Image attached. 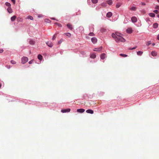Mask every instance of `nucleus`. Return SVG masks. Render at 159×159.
<instances>
[{
	"instance_id": "cd10ccee",
	"label": "nucleus",
	"mask_w": 159,
	"mask_h": 159,
	"mask_svg": "<svg viewBox=\"0 0 159 159\" xmlns=\"http://www.w3.org/2000/svg\"><path fill=\"white\" fill-rule=\"evenodd\" d=\"M5 5L7 7H11V5L10 3L8 2H6L5 3Z\"/></svg>"
},
{
	"instance_id": "f257e3e1",
	"label": "nucleus",
	"mask_w": 159,
	"mask_h": 159,
	"mask_svg": "<svg viewBox=\"0 0 159 159\" xmlns=\"http://www.w3.org/2000/svg\"><path fill=\"white\" fill-rule=\"evenodd\" d=\"M115 40L117 42H124L125 41V39L123 38L119 35H117L116 39H115Z\"/></svg>"
},
{
	"instance_id": "864d4df0",
	"label": "nucleus",
	"mask_w": 159,
	"mask_h": 159,
	"mask_svg": "<svg viewBox=\"0 0 159 159\" xmlns=\"http://www.w3.org/2000/svg\"><path fill=\"white\" fill-rule=\"evenodd\" d=\"M1 86H2L1 84H0V89L1 88Z\"/></svg>"
},
{
	"instance_id": "58836bf2",
	"label": "nucleus",
	"mask_w": 159,
	"mask_h": 159,
	"mask_svg": "<svg viewBox=\"0 0 159 159\" xmlns=\"http://www.w3.org/2000/svg\"><path fill=\"white\" fill-rule=\"evenodd\" d=\"M63 39H61L60 40H59L58 42V44H60L62 42H63Z\"/></svg>"
},
{
	"instance_id": "a18cd8bd",
	"label": "nucleus",
	"mask_w": 159,
	"mask_h": 159,
	"mask_svg": "<svg viewBox=\"0 0 159 159\" xmlns=\"http://www.w3.org/2000/svg\"><path fill=\"white\" fill-rule=\"evenodd\" d=\"M155 8L156 9H159V6H156Z\"/></svg>"
},
{
	"instance_id": "c85d7f7f",
	"label": "nucleus",
	"mask_w": 159,
	"mask_h": 159,
	"mask_svg": "<svg viewBox=\"0 0 159 159\" xmlns=\"http://www.w3.org/2000/svg\"><path fill=\"white\" fill-rule=\"evenodd\" d=\"M29 43L30 44L33 45L35 43V41L32 40H31L30 41Z\"/></svg>"
},
{
	"instance_id": "a19ab883",
	"label": "nucleus",
	"mask_w": 159,
	"mask_h": 159,
	"mask_svg": "<svg viewBox=\"0 0 159 159\" xmlns=\"http://www.w3.org/2000/svg\"><path fill=\"white\" fill-rule=\"evenodd\" d=\"M151 44V41H148L147 42V45L148 46H149V45Z\"/></svg>"
},
{
	"instance_id": "f03ea898",
	"label": "nucleus",
	"mask_w": 159,
	"mask_h": 159,
	"mask_svg": "<svg viewBox=\"0 0 159 159\" xmlns=\"http://www.w3.org/2000/svg\"><path fill=\"white\" fill-rule=\"evenodd\" d=\"M28 61V58L26 57H24L21 58V63L23 64L26 63Z\"/></svg>"
},
{
	"instance_id": "0eeeda50",
	"label": "nucleus",
	"mask_w": 159,
	"mask_h": 159,
	"mask_svg": "<svg viewBox=\"0 0 159 159\" xmlns=\"http://www.w3.org/2000/svg\"><path fill=\"white\" fill-rule=\"evenodd\" d=\"M100 57L101 59L103 60L106 57V55L104 53H102L100 55Z\"/></svg>"
},
{
	"instance_id": "f3484780",
	"label": "nucleus",
	"mask_w": 159,
	"mask_h": 159,
	"mask_svg": "<svg viewBox=\"0 0 159 159\" xmlns=\"http://www.w3.org/2000/svg\"><path fill=\"white\" fill-rule=\"evenodd\" d=\"M151 55L153 56H156L157 55V53L155 51H152L151 52Z\"/></svg>"
},
{
	"instance_id": "6e6552de",
	"label": "nucleus",
	"mask_w": 159,
	"mask_h": 159,
	"mask_svg": "<svg viewBox=\"0 0 159 159\" xmlns=\"http://www.w3.org/2000/svg\"><path fill=\"white\" fill-rule=\"evenodd\" d=\"M91 41L93 43H95L97 42V39L96 38L93 37L92 38Z\"/></svg>"
},
{
	"instance_id": "4be33fe9",
	"label": "nucleus",
	"mask_w": 159,
	"mask_h": 159,
	"mask_svg": "<svg viewBox=\"0 0 159 159\" xmlns=\"http://www.w3.org/2000/svg\"><path fill=\"white\" fill-rule=\"evenodd\" d=\"M38 58L39 60H41L42 59L43 57L41 55L39 54L38 56Z\"/></svg>"
},
{
	"instance_id": "2f4dec72",
	"label": "nucleus",
	"mask_w": 159,
	"mask_h": 159,
	"mask_svg": "<svg viewBox=\"0 0 159 159\" xmlns=\"http://www.w3.org/2000/svg\"><path fill=\"white\" fill-rule=\"evenodd\" d=\"M11 64H15L16 63V62L15 61L13 60H11Z\"/></svg>"
},
{
	"instance_id": "f704fd0d",
	"label": "nucleus",
	"mask_w": 159,
	"mask_h": 159,
	"mask_svg": "<svg viewBox=\"0 0 159 159\" xmlns=\"http://www.w3.org/2000/svg\"><path fill=\"white\" fill-rule=\"evenodd\" d=\"M137 46H136L135 47L133 48H129V49L130 50H134V49L136 48H137Z\"/></svg>"
},
{
	"instance_id": "e433bc0d",
	"label": "nucleus",
	"mask_w": 159,
	"mask_h": 159,
	"mask_svg": "<svg viewBox=\"0 0 159 159\" xmlns=\"http://www.w3.org/2000/svg\"><path fill=\"white\" fill-rule=\"evenodd\" d=\"M131 10H132V11H135L136 9V8L135 7H132L130 9Z\"/></svg>"
},
{
	"instance_id": "bb28decb",
	"label": "nucleus",
	"mask_w": 159,
	"mask_h": 159,
	"mask_svg": "<svg viewBox=\"0 0 159 159\" xmlns=\"http://www.w3.org/2000/svg\"><path fill=\"white\" fill-rule=\"evenodd\" d=\"M120 56H121L122 57H127V55L125 54H122V53L120 54Z\"/></svg>"
},
{
	"instance_id": "b1692460",
	"label": "nucleus",
	"mask_w": 159,
	"mask_h": 159,
	"mask_svg": "<svg viewBox=\"0 0 159 159\" xmlns=\"http://www.w3.org/2000/svg\"><path fill=\"white\" fill-rule=\"evenodd\" d=\"M158 25L157 23H155L153 24V26L154 28H157L158 27Z\"/></svg>"
},
{
	"instance_id": "412c9836",
	"label": "nucleus",
	"mask_w": 159,
	"mask_h": 159,
	"mask_svg": "<svg viewBox=\"0 0 159 159\" xmlns=\"http://www.w3.org/2000/svg\"><path fill=\"white\" fill-rule=\"evenodd\" d=\"M90 57L91 58H95L96 57V55L95 54H91L90 56Z\"/></svg>"
},
{
	"instance_id": "5701e85b",
	"label": "nucleus",
	"mask_w": 159,
	"mask_h": 159,
	"mask_svg": "<svg viewBox=\"0 0 159 159\" xmlns=\"http://www.w3.org/2000/svg\"><path fill=\"white\" fill-rule=\"evenodd\" d=\"M26 19H30V20H33V17L31 16H28L26 18Z\"/></svg>"
},
{
	"instance_id": "20e7f679",
	"label": "nucleus",
	"mask_w": 159,
	"mask_h": 159,
	"mask_svg": "<svg viewBox=\"0 0 159 159\" xmlns=\"http://www.w3.org/2000/svg\"><path fill=\"white\" fill-rule=\"evenodd\" d=\"M70 110V109L68 108L66 109H62L61 110V112L62 113H66L67 112H69Z\"/></svg>"
},
{
	"instance_id": "ea45409f",
	"label": "nucleus",
	"mask_w": 159,
	"mask_h": 159,
	"mask_svg": "<svg viewBox=\"0 0 159 159\" xmlns=\"http://www.w3.org/2000/svg\"><path fill=\"white\" fill-rule=\"evenodd\" d=\"M102 6L103 7H105L107 6V4L105 3H103L102 4Z\"/></svg>"
},
{
	"instance_id": "49530a36",
	"label": "nucleus",
	"mask_w": 159,
	"mask_h": 159,
	"mask_svg": "<svg viewBox=\"0 0 159 159\" xmlns=\"http://www.w3.org/2000/svg\"><path fill=\"white\" fill-rule=\"evenodd\" d=\"M3 52V49H0V53H2Z\"/></svg>"
},
{
	"instance_id": "a878e982",
	"label": "nucleus",
	"mask_w": 159,
	"mask_h": 159,
	"mask_svg": "<svg viewBox=\"0 0 159 159\" xmlns=\"http://www.w3.org/2000/svg\"><path fill=\"white\" fill-rule=\"evenodd\" d=\"M143 53V52L141 51H139L137 52V54L138 55H140L141 56L142 55V53Z\"/></svg>"
},
{
	"instance_id": "72a5a7b5",
	"label": "nucleus",
	"mask_w": 159,
	"mask_h": 159,
	"mask_svg": "<svg viewBox=\"0 0 159 159\" xmlns=\"http://www.w3.org/2000/svg\"><path fill=\"white\" fill-rule=\"evenodd\" d=\"M55 24L57 25L58 26L61 27H62V25L61 24L57 23H55Z\"/></svg>"
},
{
	"instance_id": "9b49d317",
	"label": "nucleus",
	"mask_w": 159,
	"mask_h": 159,
	"mask_svg": "<svg viewBox=\"0 0 159 159\" xmlns=\"http://www.w3.org/2000/svg\"><path fill=\"white\" fill-rule=\"evenodd\" d=\"M86 112L87 113H90L91 114H93V111L91 109H88L86 111Z\"/></svg>"
},
{
	"instance_id": "a211bd4d",
	"label": "nucleus",
	"mask_w": 159,
	"mask_h": 159,
	"mask_svg": "<svg viewBox=\"0 0 159 159\" xmlns=\"http://www.w3.org/2000/svg\"><path fill=\"white\" fill-rule=\"evenodd\" d=\"M64 34L66 35L68 37H70L71 35V34L69 33H65Z\"/></svg>"
},
{
	"instance_id": "f8f14e48",
	"label": "nucleus",
	"mask_w": 159,
	"mask_h": 159,
	"mask_svg": "<svg viewBox=\"0 0 159 159\" xmlns=\"http://www.w3.org/2000/svg\"><path fill=\"white\" fill-rule=\"evenodd\" d=\"M126 32L128 33L131 34L132 32V30L131 28H128L126 30Z\"/></svg>"
},
{
	"instance_id": "c756f323",
	"label": "nucleus",
	"mask_w": 159,
	"mask_h": 159,
	"mask_svg": "<svg viewBox=\"0 0 159 159\" xmlns=\"http://www.w3.org/2000/svg\"><path fill=\"white\" fill-rule=\"evenodd\" d=\"M17 20L18 22H22V19L20 17H18L17 18Z\"/></svg>"
},
{
	"instance_id": "9d476101",
	"label": "nucleus",
	"mask_w": 159,
	"mask_h": 159,
	"mask_svg": "<svg viewBox=\"0 0 159 159\" xmlns=\"http://www.w3.org/2000/svg\"><path fill=\"white\" fill-rule=\"evenodd\" d=\"M46 44L50 47H52L53 46V44L52 42L48 41L46 43Z\"/></svg>"
},
{
	"instance_id": "2eb2a0df",
	"label": "nucleus",
	"mask_w": 159,
	"mask_h": 159,
	"mask_svg": "<svg viewBox=\"0 0 159 159\" xmlns=\"http://www.w3.org/2000/svg\"><path fill=\"white\" fill-rule=\"evenodd\" d=\"M16 17L15 16H13L11 17V21H14L16 19Z\"/></svg>"
},
{
	"instance_id": "1a4fd4ad",
	"label": "nucleus",
	"mask_w": 159,
	"mask_h": 159,
	"mask_svg": "<svg viewBox=\"0 0 159 159\" xmlns=\"http://www.w3.org/2000/svg\"><path fill=\"white\" fill-rule=\"evenodd\" d=\"M102 47L101 46L98 48H95V49L93 50V51H94L99 52L102 50Z\"/></svg>"
},
{
	"instance_id": "393cba45",
	"label": "nucleus",
	"mask_w": 159,
	"mask_h": 159,
	"mask_svg": "<svg viewBox=\"0 0 159 159\" xmlns=\"http://www.w3.org/2000/svg\"><path fill=\"white\" fill-rule=\"evenodd\" d=\"M149 15L151 17H154L155 16V15L154 13H150L149 14Z\"/></svg>"
},
{
	"instance_id": "7ed1b4c3",
	"label": "nucleus",
	"mask_w": 159,
	"mask_h": 159,
	"mask_svg": "<svg viewBox=\"0 0 159 159\" xmlns=\"http://www.w3.org/2000/svg\"><path fill=\"white\" fill-rule=\"evenodd\" d=\"M67 27L70 30H72L73 29V26L72 24L70 23H68L67 25Z\"/></svg>"
},
{
	"instance_id": "8fccbe9b",
	"label": "nucleus",
	"mask_w": 159,
	"mask_h": 159,
	"mask_svg": "<svg viewBox=\"0 0 159 159\" xmlns=\"http://www.w3.org/2000/svg\"><path fill=\"white\" fill-rule=\"evenodd\" d=\"M51 19H52V20H55V19L54 18H51Z\"/></svg>"
},
{
	"instance_id": "de8ad7c7",
	"label": "nucleus",
	"mask_w": 159,
	"mask_h": 159,
	"mask_svg": "<svg viewBox=\"0 0 159 159\" xmlns=\"http://www.w3.org/2000/svg\"><path fill=\"white\" fill-rule=\"evenodd\" d=\"M141 4L143 5H146L145 3H143V2H141Z\"/></svg>"
},
{
	"instance_id": "4468645a",
	"label": "nucleus",
	"mask_w": 159,
	"mask_h": 159,
	"mask_svg": "<svg viewBox=\"0 0 159 159\" xmlns=\"http://www.w3.org/2000/svg\"><path fill=\"white\" fill-rule=\"evenodd\" d=\"M7 10L9 13H11L12 12V10L11 7H8L7 8Z\"/></svg>"
},
{
	"instance_id": "09e8293b",
	"label": "nucleus",
	"mask_w": 159,
	"mask_h": 159,
	"mask_svg": "<svg viewBox=\"0 0 159 159\" xmlns=\"http://www.w3.org/2000/svg\"><path fill=\"white\" fill-rule=\"evenodd\" d=\"M157 39L159 40V34L157 35Z\"/></svg>"
},
{
	"instance_id": "3c124183",
	"label": "nucleus",
	"mask_w": 159,
	"mask_h": 159,
	"mask_svg": "<svg viewBox=\"0 0 159 159\" xmlns=\"http://www.w3.org/2000/svg\"><path fill=\"white\" fill-rule=\"evenodd\" d=\"M152 45L153 46H154V45H155V43H152Z\"/></svg>"
},
{
	"instance_id": "5fc2aeb1",
	"label": "nucleus",
	"mask_w": 159,
	"mask_h": 159,
	"mask_svg": "<svg viewBox=\"0 0 159 159\" xmlns=\"http://www.w3.org/2000/svg\"><path fill=\"white\" fill-rule=\"evenodd\" d=\"M157 16L158 18H159V15H157Z\"/></svg>"
},
{
	"instance_id": "4c0bfd02",
	"label": "nucleus",
	"mask_w": 159,
	"mask_h": 159,
	"mask_svg": "<svg viewBox=\"0 0 159 159\" xmlns=\"http://www.w3.org/2000/svg\"><path fill=\"white\" fill-rule=\"evenodd\" d=\"M45 21L48 23H49L50 22V20L48 19H45Z\"/></svg>"
},
{
	"instance_id": "7c9ffc66",
	"label": "nucleus",
	"mask_w": 159,
	"mask_h": 159,
	"mask_svg": "<svg viewBox=\"0 0 159 159\" xmlns=\"http://www.w3.org/2000/svg\"><path fill=\"white\" fill-rule=\"evenodd\" d=\"M58 34L57 33H56V34H55L53 36V37L52 38V40H54V39H56V36L57 34Z\"/></svg>"
},
{
	"instance_id": "37998d69",
	"label": "nucleus",
	"mask_w": 159,
	"mask_h": 159,
	"mask_svg": "<svg viewBox=\"0 0 159 159\" xmlns=\"http://www.w3.org/2000/svg\"><path fill=\"white\" fill-rule=\"evenodd\" d=\"M153 11L156 14H157L158 12V11L157 10H155Z\"/></svg>"
},
{
	"instance_id": "39448f33",
	"label": "nucleus",
	"mask_w": 159,
	"mask_h": 159,
	"mask_svg": "<svg viewBox=\"0 0 159 159\" xmlns=\"http://www.w3.org/2000/svg\"><path fill=\"white\" fill-rule=\"evenodd\" d=\"M131 21L133 23H135L137 21V18L136 17L134 16L131 18Z\"/></svg>"
},
{
	"instance_id": "dca6fc26",
	"label": "nucleus",
	"mask_w": 159,
	"mask_h": 159,
	"mask_svg": "<svg viewBox=\"0 0 159 159\" xmlns=\"http://www.w3.org/2000/svg\"><path fill=\"white\" fill-rule=\"evenodd\" d=\"M117 35H117V34H112V35H111V36L112 37L115 39H116L117 38Z\"/></svg>"
},
{
	"instance_id": "603ef678",
	"label": "nucleus",
	"mask_w": 159,
	"mask_h": 159,
	"mask_svg": "<svg viewBox=\"0 0 159 159\" xmlns=\"http://www.w3.org/2000/svg\"><path fill=\"white\" fill-rule=\"evenodd\" d=\"M81 53H83V54H84V53H84V52H81Z\"/></svg>"
},
{
	"instance_id": "6e6d98bb",
	"label": "nucleus",
	"mask_w": 159,
	"mask_h": 159,
	"mask_svg": "<svg viewBox=\"0 0 159 159\" xmlns=\"http://www.w3.org/2000/svg\"><path fill=\"white\" fill-rule=\"evenodd\" d=\"M157 2H159V0H157Z\"/></svg>"
},
{
	"instance_id": "473e14b6",
	"label": "nucleus",
	"mask_w": 159,
	"mask_h": 159,
	"mask_svg": "<svg viewBox=\"0 0 159 159\" xmlns=\"http://www.w3.org/2000/svg\"><path fill=\"white\" fill-rule=\"evenodd\" d=\"M92 2L93 3H96L98 2V0H91Z\"/></svg>"
},
{
	"instance_id": "79ce46f5",
	"label": "nucleus",
	"mask_w": 159,
	"mask_h": 159,
	"mask_svg": "<svg viewBox=\"0 0 159 159\" xmlns=\"http://www.w3.org/2000/svg\"><path fill=\"white\" fill-rule=\"evenodd\" d=\"M33 61H34V60H32L30 61H29V64H31L33 62Z\"/></svg>"
},
{
	"instance_id": "c03bdc74",
	"label": "nucleus",
	"mask_w": 159,
	"mask_h": 159,
	"mask_svg": "<svg viewBox=\"0 0 159 159\" xmlns=\"http://www.w3.org/2000/svg\"><path fill=\"white\" fill-rule=\"evenodd\" d=\"M11 1L13 2L14 4H15L16 1L15 0H11Z\"/></svg>"
},
{
	"instance_id": "423d86ee",
	"label": "nucleus",
	"mask_w": 159,
	"mask_h": 159,
	"mask_svg": "<svg viewBox=\"0 0 159 159\" xmlns=\"http://www.w3.org/2000/svg\"><path fill=\"white\" fill-rule=\"evenodd\" d=\"M85 111V110L84 109H79L77 110V111L78 112L82 113Z\"/></svg>"
},
{
	"instance_id": "6ab92c4d",
	"label": "nucleus",
	"mask_w": 159,
	"mask_h": 159,
	"mask_svg": "<svg viewBox=\"0 0 159 159\" xmlns=\"http://www.w3.org/2000/svg\"><path fill=\"white\" fill-rule=\"evenodd\" d=\"M106 2L107 4L109 5H111L112 3V2L111 0H108Z\"/></svg>"
},
{
	"instance_id": "c9c22d12",
	"label": "nucleus",
	"mask_w": 159,
	"mask_h": 159,
	"mask_svg": "<svg viewBox=\"0 0 159 159\" xmlns=\"http://www.w3.org/2000/svg\"><path fill=\"white\" fill-rule=\"evenodd\" d=\"M89 35L90 36H94V34L93 33L91 32L89 34Z\"/></svg>"
},
{
	"instance_id": "aec40b11",
	"label": "nucleus",
	"mask_w": 159,
	"mask_h": 159,
	"mask_svg": "<svg viewBox=\"0 0 159 159\" xmlns=\"http://www.w3.org/2000/svg\"><path fill=\"white\" fill-rule=\"evenodd\" d=\"M121 5V3L120 2H118L116 3V8H118Z\"/></svg>"
},
{
	"instance_id": "ddd939ff",
	"label": "nucleus",
	"mask_w": 159,
	"mask_h": 159,
	"mask_svg": "<svg viewBox=\"0 0 159 159\" xmlns=\"http://www.w3.org/2000/svg\"><path fill=\"white\" fill-rule=\"evenodd\" d=\"M112 15V13L111 12H109L107 14V16L108 17H111Z\"/></svg>"
}]
</instances>
